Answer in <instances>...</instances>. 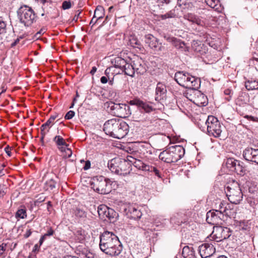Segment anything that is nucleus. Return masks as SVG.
Wrapping results in <instances>:
<instances>
[{
  "label": "nucleus",
  "instance_id": "nucleus-1",
  "mask_svg": "<svg viewBox=\"0 0 258 258\" xmlns=\"http://www.w3.org/2000/svg\"><path fill=\"white\" fill-rule=\"evenodd\" d=\"M99 238V247L102 251L111 256H117L121 253L122 244L113 232L105 231L100 235Z\"/></svg>",
  "mask_w": 258,
  "mask_h": 258
},
{
  "label": "nucleus",
  "instance_id": "nucleus-2",
  "mask_svg": "<svg viewBox=\"0 0 258 258\" xmlns=\"http://www.w3.org/2000/svg\"><path fill=\"white\" fill-rule=\"evenodd\" d=\"M103 131L106 135L120 139L128 134L129 126L125 121L117 118H112L105 121Z\"/></svg>",
  "mask_w": 258,
  "mask_h": 258
},
{
  "label": "nucleus",
  "instance_id": "nucleus-3",
  "mask_svg": "<svg viewBox=\"0 0 258 258\" xmlns=\"http://www.w3.org/2000/svg\"><path fill=\"white\" fill-rule=\"evenodd\" d=\"M185 150L180 145H174L167 148L161 152L159 158L167 163H175L179 160L184 155Z\"/></svg>",
  "mask_w": 258,
  "mask_h": 258
},
{
  "label": "nucleus",
  "instance_id": "nucleus-4",
  "mask_svg": "<svg viewBox=\"0 0 258 258\" xmlns=\"http://www.w3.org/2000/svg\"><path fill=\"white\" fill-rule=\"evenodd\" d=\"M203 120L205 125L201 126L200 129L203 131L207 130L209 136H212L215 138L220 137L223 126L218 119L214 116L209 115L207 119L204 118Z\"/></svg>",
  "mask_w": 258,
  "mask_h": 258
},
{
  "label": "nucleus",
  "instance_id": "nucleus-5",
  "mask_svg": "<svg viewBox=\"0 0 258 258\" xmlns=\"http://www.w3.org/2000/svg\"><path fill=\"white\" fill-rule=\"evenodd\" d=\"M225 204L221 203L219 210H211L207 213L206 221L211 225H217L225 221L228 216V209L225 207Z\"/></svg>",
  "mask_w": 258,
  "mask_h": 258
},
{
  "label": "nucleus",
  "instance_id": "nucleus-6",
  "mask_svg": "<svg viewBox=\"0 0 258 258\" xmlns=\"http://www.w3.org/2000/svg\"><path fill=\"white\" fill-rule=\"evenodd\" d=\"M91 185L94 191L100 194H107L111 190V181L103 176L93 177Z\"/></svg>",
  "mask_w": 258,
  "mask_h": 258
},
{
  "label": "nucleus",
  "instance_id": "nucleus-7",
  "mask_svg": "<svg viewBox=\"0 0 258 258\" xmlns=\"http://www.w3.org/2000/svg\"><path fill=\"white\" fill-rule=\"evenodd\" d=\"M225 192L228 200L232 204H238L242 201L243 193L238 182H233L226 186Z\"/></svg>",
  "mask_w": 258,
  "mask_h": 258
},
{
  "label": "nucleus",
  "instance_id": "nucleus-8",
  "mask_svg": "<svg viewBox=\"0 0 258 258\" xmlns=\"http://www.w3.org/2000/svg\"><path fill=\"white\" fill-rule=\"evenodd\" d=\"M17 13L20 22L26 27L30 26L36 21V16L33 10L26 5L21 7Z\"/></svg>",
  "mask_w": 258,
  "mask_h": 258
},
{
  "label": "nucleus",
  "instance_id": "nucleus-9",
  "mask_svg": "<svg viewBox=\"0 0 258 258\" xmlns=\"http://www.w3.org/2000/svg\"><path fill=\"white\" fill-rule=\"evenodd\" d=\"M107 103V108L109 112L114 116L125 118L131 114L130 106L125 104L115 103L113 102H110Z\"/></svg>",
  "mask_w": 258,
  "mask_h": 258
},
{
  "label": "nucleus",
  "instance_id": "nucleus-10",
  "mask_svg": "<svg viewBox=\"0 0 258 258\" xmlns=\"http://www.w3.org/2000/svg\"><path fill=\"white\" fill-rule=\"evenodd\" d=\"M97 212L100 219L106 220L107 218L112 222H115L118 216L117 213L113 209L109 208L104 205L99 206Z\"/></svg>",
  "mask_w": 258,
  "mask_h": 258
},
{
  "label": "nucleus",
  "instance_id": "nucleus-11",
  "mask_svg": "<svg viewBox=\"0 0 258 258\" xmlns=\"http://www.w3.org/2000/svg\"><path fill=\"white\" fill-rule=\"evenodd\" d=\"M231 232L230 229L227 227L216 226L214 227L212 235L214 240L219 242L229 238Z\"/></svg>",
  "mask_w": 258,
  "mask_h": 258
},
{
  "label": "nucleus",
  "instance_id": "nucleus-12",
  "mask_svg": "<svg viewBox=\"0 0 258 258\" xmlns=\"http://www.w3.org/2000/svg\"><path fill=\"white\" fill-rule=\"evenodd\" d=\"M145 42L150 48L154 50L162 51L164 49L162 43L152 34H149L145 36Z\"/></svg>",
  "mask_w": 258,
  "mask_h": 258
},
{
  "label": "nucleus",
  "instance_id": "nucleus-13",
  "mask_svg": "<svg viewBox=\"0 0 258 258\" xmlns=\"http://www.w3.org/2000/svg\"><path fill=\"white\" fill-rule=\"evenodd\" d=\"M199 251L202 258H207L215 252L216 248L212 244L205 243L199 247Z\"/></svg>",
  "mask_w": 258,
  "mask_h": 258
},
{
  "label": "nucleus",
  "instance_id": "nucleus-14",
  "mask_svg": "<svg viewBox=\"0 0 258 258\" xmlns=\"http://www.w3.org/2000/svg\"><path fill=\"white\" fill-rule=\"evenodd\" d=\"M242 155L246 161L258 165V149L247 148L243 151Z\"/></svg>",
  "mask_w": 258,
  "mask_h": 258
},
{
  "label": "nucleus",
  "instance_id": "nucleus-15",
  "mask_svg": "<svg viewBox=\"0 0 258 258\" xmlns=\"http://www.w3.org/2000/svg\"><path fill=\"white\" fill-rule=\"evenodd\" d=\"M164 38L172 44L177 49L183 52H188L189 48L187 47L185 43L181 40L174 37L164 36Z\"/></svg>",
  "mask_w": 258,
  "mask_h": 258
},
{
  "label": "nucleus",
  "instance_id": "nucleus-16",
  "mask_svg": "<svg viewBox=\"0 0 258 258\" xmlns=\"http://www.w3.org/2000/svg\"><path fill=\"white\" fill-rule=\"evenodd\" d=\"M123 211L128 218L135 220L140 219L142 215L141 211L133 206H124Z\"/></svg>",
  "mask_w": 258,
  "mask_h": 258
},
{
  "label": "nucleus",
  "instance_id": "nucleus-17",
  "mask_svg": "<svg viewBox=\"0 0 258 258\" xmlns=\"http://www.w3.org/2000/svg\"><path fill=\"white\" fill-rule=\"evenodd\" d=\"M248 102V98L247 94H242L237 98L236 103L238 107L236 108V110L239 113H241V115L244 114L243 112H241L244 108L247 109L248 108H249Z\"/></svg>",
  "mask_w": 258,
  "mask_h": 258
},
{
  "label": "nucleus",
  "instance_id": "nucleus-18",
  "mask_svg": "<svg viewBox=\"0 0 258 258\" xmlns=\"http://www.w3.org/2000/svg\"><path fill=\"white\" fill-rule=\"evenodd\" d=\"M186 85H184L183 87L188 88L193 90H197L200 86L201 80L200 78H196L189 75V78L186 79Z\"/></svg>",
  "mask_w": 258,
  "mask_h": 258
},
{
  "label": "nucleus",
  "instance_id": "nucleus-19",
  "mask_svg": "<svg viewBox=\"0 0 258 258\" xmlns=\"http://www.w3.org/2000/svg\"><path fill=\"white\" fill-rule=\"evenodd\" d=\"M130 105H136L140 109H143L145 112L149 113L153 111V109L148 103L144 102L139 99H134L129 102Z\"/></svg>",
  "mask_w": 258,
  "mask_h": 258
},
{
  "label": "nucleus",
  "instance_id": "nucleus-20",
  "mask_svg": "<svg viewBox=\"0 0 258 258\" xmlns=\"http://www.w3.org/2000/svg\"><path fill=\"white\" fill-rule=\"evenodd\" d=\"M135 72L139 74H143L146 72L145 63L141 59L138 58L132 61Z\"/></svg>",
  "mask_w": 258,
  "mask_h": 258
},
{
  "label": "nucleus",
  "instance_id": "nucleus-21",
  "mask_svg": "<svg viewBox=\"0 0 258 258\" xmlns=\"http://www.w3.org/2000/svg\"><path fill=\"white\" fill-rule=\"evenodd\" d=\"M189 74L183 71L177 72L175 74L174 79L181 86L186 85V79L189 78Z\"/></svg>",
  "mask_w": 258,
  "mask_h": 258
},
{
  "label": "nucleus",
  "instance_id": "nucleus-22",
  "mask_svg": "<svg viewBox=\"0 0 258 258\" xmlns=\"http://www.w3.org/2000/svg\"><path fill=\"white\" fill-rule=\"evenodd\" d=\"M167 90L166 86L161 83H158L156 88L155 99L156 100H160L161 98H163Z\"/></svg>",
  "mask_w": 258,
  "mask_h": 258
},
{
  "label": "nucleus",
  "instance_id": "nucleus-23",
  "mask_svg": "<svg viewBox=\"0 0 258 258\" xmlns=\"http://www.w3.org/2000/svg\"><path fill=\"white\" fill-rule=\"evenodd\" d=\"M120 173L119 175L125 176L130 173L131 164H128L126 161L119 159Z\"/></svg>",
  "mask_w": 258,
  "mask_h": 258
},
{
  "label": "nucleus",
  "instance_id": "nucleus-24",
  "mask_svg": "<svg viewBox=\"0 0 258 258\" xmlns=\"http://www.w3.org/2000/svg\"><path fill=\"white\" fill-rule=\"evenodd\" d=\"M119 163V159H113L108 162V167L110 170L118 175H119L120 171Z\"/></svg>",
  "mask_w": 258,
  "mask_h": 258
},
{
  "label": "nucleus",
  "instance_id": "nucleus-25",
  "mask_svg": "<svg viewBox=\"0 0 258 258\" xmlns=\"http://www.w3.org/2000/svg\"><path fill=\"white\" fill-rule=\"evenodd\" d=\"M126 60L121 57H114L111 59V63L114 68L119 69L121 70L123 67H125Z\"/></svg>",
  "mask_w": 258,
  "mask_h": 258
},
{
  "label": "nucleus",
  "instance_id": "nucleus-26",
  "mask_svg": "<svg viewBox=\"0 0 258 258\" xmlns=\"http://www.w3.org/2000/svg\"><path fill=\"white\" fill-rule=\"evenodd\" d=\"M182 255L184 258H196L195 250L192 246H185L182 249Z\"/></svg>",
  "mask_w": 258,
  "mask_h": 258
},
{
  "label": "nucleus",
  "instance_id": "nucleus-27",
  "mask_svg": "<svg viewBox=\"0 0 258 258\" xmlns=\"http://www.w3.org/2000/svg\"><path fill=\"white\" fill-rule=\"evenodd\" d=\"M235 167V169L233 172H236L237 174L240 176H243L246 174L247 170L242 162L237 160Z\"/></svg>",
  "mask_w": 258,
  "mask_h": 258
},
{
  "label": "nucleus",
  "instance_id": "nucleus-28",
  "mask_svg": "<svg viewBox=\"0 0 258 258\" xmlns=\"http://www.w3.org/2000/svg\"><path fill=\"white\" fill-rule=\"evenodd\" d=\"M245 87L248 91L258 90V80H248L245 82Z\"/></svg>",
  "mask_w": 258,
  "mask_h": 258
},
{
  "label": "nucleus",
  "instance_id": "nucleus-29",
  "mask_svg": "<svg viewBox=\"0 0 258 258\" xmlns=\"http://www.w3.org/2000/svg\"><path fill=\"white\" fill-rule=\"evenodd\" d=\"M122 72H124V74L127 76L131 77H134L135 71L133 66V62L131 63H127L126 61L125 67H123L121 69Z\"/></svg>",
  "mask_w": 258,
  "mask_h": 258
},
{
  "label": "nucleus",
  "instance_id": "nucleus-30",
  "mask_svg": "<svg viewBox=\"0 0 258 258\" xmlns=\"http://www.w3.org/2000/svg\"><path fill=\"white\" fill-rule=\"evenodd\" d=\"M186 19L190 22L195 23L199 26H203L205 23L198 16L193 14H188L186 16Z\"/></svg>",
  "mask_w": 258,
  "mask_h": 258
},
{
  "label": "nucleus",
  "instance_id": "nucleus-31",
  "mask_svg": "<svg viewBox=\"0 0 258 258\" xmlns=\"http://www.w3.org/2000/svg\"><path fill=\"white\" fill-rule=\"evenodd\" d=\"M105 15V10L104 8L101 6H98L94 14V18H96L98 20L102 19Z\"/></svg>",
  "mask_w": 258,
  "mask_h": 258
},
{
  "label": "nucleus",
  "instance_id": "nucleus-32",
  "mask_svg": "<svg viewBox=\"0 0 258 258\" xmlns=\"http://www.w3.org/2000/svg\"><path fill=\"white\" fill-rule=\"evenodd\" d=\"M74 214L78 218L84 219L87 217V213L83 208L80 207L74 210Z\"/></svg>",
  "mask_w": 258,
  "mask_h": 258
},
{
  "label": "nucleus",
  "instance_id": "nucleus-33",
  "mask_svg": "<svg viewBox=\"0 0 258 258\" xmlns=\"http://www.w3.org/2000/svg\"><path fill=\"white\" fill-rule=\"evenodd\" d=\"M58 117V114L55 113L54 115H51L49 119L46 121V122L43 124H42L41 126L42 128H47L48 130L51 127L52 125L53 124L54 120Z\"/></svg>",
  "mask_w": 258,
  "mask_h": 258
},
{
  "label": "nucleus",
  "instance_id": "nucleus-34",
  "mask_svg": "<svg viewBox=\"0 0 258 258\" xmlns=\"http://www.w3.org/2000/svg\"><path fill=\"white\" fill-rule=\"evenodd\" d=\"M135 167L138 169L142 170L143 171H147L149 170V165L145 164L143 161L139 159H137L133 165Z\"/></svg>",
  "mask_w": 258,
  "mask_h": 258
},
{
  "label": "nucleus",
  "instance_id": "nucleus-35",
  "mask_svg": "<svg viewBox=\"0 0 258 258\" xmlns=\"http://www.w3.org/2000/svg\"><path fill=\"white\" fill-rule=\"evenodd\" d=\"M128 45H130L131 46L134 48H141V44L140 41L134 36H131L129 39Z\"/></svg>",
  "mask_w": 258,
  "mask_h": 258
},
{
  "label": "nucleus",
  "instance_id": "nucleus-36",
  "mask_svg": "<svg viewBox=\"0 0 258 258\" xmlns=\"http://www.w3.org/2000/svg\"><path fill=\"white\" fill-rule=\"evenodd\" d=\"M237 162V160H236L234 158H228L226 160V166L230 171L233 172V171L235 169V166H236Z\"/></svg>",
  "mask_w": 258,
  "mask_h": 258
},
{
  "label": "nucleus",
  "instance_id": "nucleus-37",
  "mask_svg": "<svg viewBox=\"0 0 258 258\" xmlns=\"http://www.w3.org/2000/svg\"><path fill=\"white\" fill-rule=\"evenodd\" d=\"M53 141L56 143L58 148L60 147L69 146V145L67 144L63 138L60 136H56L53 138Z\"/></svg>",
  "mask_w": 258,
  "mask_h": 258
},
{
  "label": "nucleus",
  "instance_id": "nucleus-38",
  "mask_svg": "<svg viewBox=\"0 0 258 258\" xmlns=\"http://www.w3.org/2000/svg\"><path fill=\"white\" fill-rule=\"evenodd\" d=\"M119 72H116L114 67H108L105 71V75L107 77L109 80L112 77H114L115 75L119 74Z\"/></svg>",
  "mask_w": 258,
  "mask_h": 258
},
{
  "label": "nucleus",
  "instance_id": "nucleus-39",
  "mask_svg": "<svg viewBox=\"0 0 258 258\" xmlns=\"http://www.w3.org/2000/svg\"><path fill=\"white\" fill-rule=\"evenodd\" d=\"M248 190L250 194H255L258 192V187L256 185L250 182L246 183Z\"/></svg>",
  "mask_w": 258,
  "mask_h": 258
},
{
  "label": "nucleus",
  "instance_id": "nucleus-40",
  "mask_svg": "<svg viewBox=\"0 0 258 258\" xmlns=\"http://www.w3.org/2000/svg\"><path fill=\"white\" fill-rule=\"evenodd\" d=\"M205 2L211 8L215 10L219 9L218 6L220 5L219 0H205Z\"/></svg>",
  "mask_w": 258,
  "mask_h": 258
},
{
  "label": "nucleus",
  "instance_id": "nucleus-41",
  "mask_svg": "<svg viewBox=\"0 0 258 258\" xmlns=\"http://www.w3.org/2000/svg\"><path fill=\"white\" fill-rule=\"evenodd\" d=\"M58 149L61 152H64L66 155H64L66 158H70L72 155V151L68 147H58Z\"/></svg>",
  "mask_w": 258,
  "mask_h": 258
},
{
  "label": "nucleus",
  "instance_id": "nucleus-42",
  "mask_svg": "<svg viewBox=\"0 0 258 258\" xmlns=\"http://www.w3.org/2000/svg\"><path fill=\"white\" fill-rule=\"evenodd\" d=\"M56 182L52 179H51L45 182V188L46 190H52L55 187Z\"/></svg>",
  "mask_w": 258,
  "mask_h": 258
},
{
  "label": "nucleus",
  "instance_id": "nucleus-43",
  "mask_svg": "<svg viewBox=\"0 0 258 258\" xmlns=\"http://www.w3.org/2000/svg\"><path fill=\"white\" fill-rule=\"evenodd\" d=\"M15 216L17 218H20L21 219H24L26 218V210L25 208L18 210L16 213Z\"/></svg>",
  "mask_w": 258,
  "mask_h": 258
},
{
  "label": "nucleus",
  "instance_id": "nucleus-44",
  "mask_svg": "<svg viewBox=\"0 0 258 258\" xmlns=\"http://www.w3.org/2000/svg\"><path fill=\"white\" fill-rule=\"evenodd\" d=\"M198 93L200 94V97L197 100V103L200 104L203 106H205L207 105V102L206 101L207 97H205L204 94H201L200 92H198Z\"/></svg>",
  "mask_w": 258,
  "mask_h": 258
},
{
  "label": "nucleus",
  "instance_id": "nucleus-45",
  "mask_svg": "<svg viewBox=\"0 0 258 258\" xmlns=\"http://www.w3.org/2000/svg\"><path fill=\"white\" fill-rule=\"evenodd\" d=\"M6 23L0 18V34L6 33Z\"/></svg>",
  "mask_w": 258,
  "mask_h": 258
},
{
  "label": "nucleus",
  "instance_id": "nucleus-46",
  "mask_svg": "<svg viewBox=\"0 0 258 258\" xmlns=\"http://www.w3.org/2000/svg\"><path fill=\"white\" fill-rule=\"evenodd\" d=\"M147 171L154 172L156 176L160 178L161 177L159 170L156 167L149 165V170H147Z\"/></svg>",
  "mask_w": 258,
  "mask_h": 258
},
{
  "label": "nucleus",
  "instance_id": "nucleus-47",
  "mask_svg": "<svg viewBox=\"0 0 258 258\" xmlns=\"http://www.w3.org/2000/svg\"><path fill=\"white\" fill-rule=\"evenodd\" d=\"M224 93L225 95L228 96V97H226V99L229 101L231 100V97L233 94V91L231 89H227L224 90Z\"/></svg>",
  "mask_w": 258,
  "mask_h": 258
},
{
  "label": "nucleus",
  "instance_id": "nucleus-48",
  "mask_svg": "<svg viewBox=\"0 0 258 258\" xmlns=\"http://www.w3.org/2000/svg\"><path fill=\"white\" fill-rule=\"evenodd\" d=\"M137 160V159L135 157H134L131 155H128L126 157V159H124L123 160L126 161L127 163H128V164H130L131 165V164L134 165V163L135 162V161H136Z\"/></svg>",
  "mask_w": 258,
  "mask_h": 258
},
{
  "label": "nucleus",
  "instance_id": "nucleus-49",
  "mask_svg": "<svg viewBox=\"0 0 258 258\" xmlns=\"http://www.w3.org/2000/svg\"><path fill=\"white\" fill-rule=\"evenodd\" d=\"M76 235L79 236L78 239L80 240H83L85 238V231L82 229H79L76 231Z\"/></svg>",
  "mask_w": 258,
  "mask_h": 258
},
{
  "label": "nucleus",
  "instance_id": "nucleus-50",
  "mask_svg": "<svg viewBox=\"0 0 258 258\" xmlns=\"http://www.w3.org/2000/svg\"><path fill=\"white\" fill-rule=\"evenodd\" d=\"M72 7L71 3L70 1H65L62 3V8L63 10H67L71 8Z\"/></svg>",
  "mask_w": 258,
  "mask_h": 258
},
{
  "label": "nucleus",
  "instance_id": "nucleus-51",
  "mask_svg": "<svg viewBox=\"0 0 258 258\" xmlns=\"http://www.w3.org/2000/svg\"><path fill=\"white\" fill-rule=\"evenodd\" d=\"M75 113L74 111L70 110L68 111L64 116L65 119L69 120L72 119L75 116Z\"/></svg>",
  "mask_w": 258,
  "mask_h": 258
},
{
  "label": "nucleus",
  "instance_id": "nucleus-52",
  "mask_svg": "<svg viewBox=\"0 0 258 258\" xmlns=\"http://www.w3.org/2000/svg\"><path fill=\"white\" fill-rule=\"evenodd\" d=\"M244 117L247 118L249 120L253 121V122H258V117H254L251 115H245L244 116Z\"/></svg>",
  "mask_w": 258,
  "mask_h": 258
},
{
  "label": "nucleus",
  "instance_id": "nucleus-53",
  "mask_svg": "<svg viewBox=\"0 0 258 258\" xmlns=\"http://www.w3.org/2000/svg\"><path fill=\"white\" fill-rule=\"evenodd\" d=\"M252 105L254 107L258 109V95L254 96L253 98Z\"/></svg>",
  "mask_w": 258,
  "mask_h": 258
},
{
  "label": "nucleus",
  "instance_id": "nucleus-54",
  "mask_svg": "<svg viewBox=\"0 0 258 258\" xmlns=\"http://www.w3.org/2000/svg\"><path fill=\"white\" fill-rule=\"evenodd\" d=\"M251 63L254 66L255 69L258 71V58H253L251 60Z\"/></svg>",
  "mask_w": 258,
  "mask_h": 258
},
{
  "label": "nucleus",
  "instance_id": "nucleus-55",
  "mask_svg": "<svg viewBox=\"0 0 258 258\" xmlns=\"http://www.w3.org/2000/svg\"><path fill=\"white\" fill-rule=\"evenodd\" d=\"M49 130L48 129H46L45 128H42V126H41L40 127V134H41V136H42V137H44L45 136V135L47 134V133L49 132Z\"/></svg>",
  "mask_w": 258,
  "mask_h": 258
},
{
  "label": "nucleus",
  "instance_id": "nucleus-56",
  "mask_svg": "<svg viewBox=\"0 0 258 258\" xmlns=\"http://www.w3.org/2000/svg\"><path fill=\"white\" fill-rule=\"evenodd\" d=\"M54 230L52 229V228L50 227L47 232L44 235L46 236H50L53 234Z\"/></svg>",
  "mask_w": 258,
  "mask_h": 258
},
{
  "label": "nucleus",
  "instance_id": "nucleus-57",
  "mask_svg": "<svg viewBox=\"0 0 258 258\" xmlns=\"http://www.w3.org/2000/svg\"><path fill=\"white\" fill-rule=\"evenodd\" d=\"M45 32V28H42L38 32H37L35 35V36L36 38H38L41 34L44 33Z\"/></svg>",
  "mask_w": 258,
  "mask_h": 258
},
{
  "label": "nucleus",
  "instance_id": "nucleus-58",
  "mask_svg": "<svg viewBox=\"0 0 258 258\" xmlns=\"http://www.w3.org/2000/svg\"><path fill=\"white\" fill-rule=\"evenodd\" d=\"M6 244L3 243L0 245V256L3 254V252L6 250Z\"/></svg>",
  "mask_w": 258,
  "mask_h": 258
},
{
  "label": "nucleus",
  "instance_id": "nucleus-59",
  "mask_svg": "<svg viewBox=\"0 0 258 258\" xmlns=\"http://www.w3.org/2000/svg\"><path fill=\"white\" fill-rule=\"evenodd\" d=\"M90 166H91L90 162L89 161H87L85 163V166L83 167V169L85 170H87L90 168Z\"/></svg>",
  "mask_w": 258,
  "mask_h": 258
},
{
  "label": "nucleus",
  "instance_id": "nucleus-60",
  "mask_svg": "<svg viewBox=\"0 0 258 258\" xmlns=\"http://www.w3.org/2000/svg\"><path fill=\"white\" fill-rule=\"evenodd\" d=\"M204 118L206 119L205 115H203V117H202V118L200 119V121H202V122H198V125H199L200 128V127H201V126H204L205 125V123L203 122V120H204L203 119Z\"/></svg>",
  "mask_w": 258,
  "mask_h": 258
},
{
  "label": "nucleus",
  "instance_id": "nucleus-61",
  "mask_svg": "<svg viewBox=\"0 0 258 258\" xmlns=\"http://www.w3.org/2000/svg\"><path fill=\"white\" fill-rule=\"evenodd\" d=\"M108 78L106 76H103L100 79V81L102 84H105L108 82Z\"/></svg>",
  "mask_w": 258,
  "mask_h": 258
},
{
  "label": "nucleus",
  "instance_id": "nucleus-62",
  "mask_svg": "<svg viewBox=\"0 0 258 258\" xmlns=\"http://www.w3.org/2000/svg\"><path fill=\"white\" fill-rule=\"evenodd\" d=\"M5 151L9 156H11V148L9 146L5 148Z\"/></svg>",
  "mask_w": 258,
  "mask_h": 258
},
{
  "label": "nucleus",
  "instance_id": "nucleus-63",
  "mask_svg": "<svg viewBox=\"0 0 258 258\" xmlns=\"http://www.w3.org/2000/svg\"><path fill=\"white\" fill-rule=\"evenodd\" d=\"M85 256L87 258H94V254L90 252H87L85 254Z\"/></svg>",
  "mask_w": 258,
  "mask_h": 258
},
{
  "label": "nucleus",
  "instance_id": "nucleus-64",
  "mask_svg": "<svg viewBox=\"0 0 258 258\" xmlns=\"http://www.w3.org/2000/svg\"><path fill=\"white\" fill-rule=\"evenodd\" d=\"M31 233L32 232L30 229L27 230L25 234H24V237L26 238L29 237L31 235Z\"/></svg>",
  "mask_w": 258,
  "mask_h": 258
}]
</instances>
